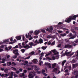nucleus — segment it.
Returning <instances> with one entry per match:
<instances>
[{
    "label": "nucleus",
    "mask_w": 78,
    "mask_h": 78,
    "mask_svg": "<svg viewBox=\"0 0 78 78\" xmlns=\"http://www.w3.org/2000/svg\"><path fill=\"white\" fill-rule=\"evenodd\" d=\"M27 69L28 70H32L31 69V68H28Z\"/></svg>",
    "instance_id": "864d4df0"
},
{
    "label": "nucleus",
    "mask_w": 78,
    "mask_h": 78,
    "mask_svg": "<svg viewBox=\"0 0 78 78\" xmlns=\"http://www.w3.org/2000/svg\"><path fill=\"white\" fill-rule=\"evenodd\" d=\"M17 51H18V50L17 49H15L13 51V53H16Z\"/></svg>",
    "instance_id": "5701e85b"
},
{
    "label": "nucleus",
    "mask_w": 78,
    "mask_h": 78,
    "mask_svg": "<svg viewBox=\"0 0 78 78\" xmlns=\"http://www.w3.org/2000/svg\"><path fill=\"white\" fill-rule=\"evenodd\" d=\"M13 75L14 76V77H17V76H17V74H14Z\"/></svg>",
    "instance_id": "13d9d810"
},
{
    "label": "nucleus",
    "mask_w": 78,
    "mask_h": 78,
    "mask_svg": "<svg viewBox=\"0 0 78 78\" xmlns=\"http://www.w3.org/2000/svg\"><path fill=\"white\" fill-rule=\"evenodd\" d=\"M28 64V62L27 61H24V63L23 64V66H26V64Z\"/></svg>",
    "instance_id": "4468645a"
},
{
    "label": "nucleus",
    "mask_w": 78,
    "mask_h": 78,
    "mask_svg": "<svg viewBox=\"0 0 78 78\" xmlns=\"http://www.w3.org/2000/svg\"><path fill=\"white\" fill-rule=\"evenodd\" d=\"M67 34L66 33L64 34H61L60 36H62V37H64V36H66Z\"/></svg>",
    "instance_id": "f3484780"
},
{
    "label": "nucleus",
    "mask_w": 78,
    "mask_h": 78,
    "mask_svg": "<svg viewBox=\"0 0 78 78\" xmlns=\"http://www.w3.org/2000/svg\"><path fill=\"white\" fill-rule=\"evenodd\" d=\"M41 32H42V33H46V32L45 31V30H43V29L41 30Z\"/></svg>",
    "instance_id": "a878e982"
},
{
    "label": "nucleus",
    "mask_w": 78,
    "mask_h": 78,
    "mask_svg": "<svg viewBox=\"0 0 78 78\" xmlns=\"http://www.w3.org/2000/svg\"><path fill=\"white\" fill-rule=\"evenodd\" d=\"M78 66V63H76L74 64L73 65V68H75Z\"/></svg>",
    "instance_id": "1a4fd4ad"
},
{
    "label": "nucleus",
    "mask_w": 78,
    "mask_h": 78,
    "mask_svg": "<svg viewBox=\"0 0 78 78\" xmlns=\"http://www.w3.org/2000/svg\"><path fill=\"white\" fill-rule=\"evenodd\" d=\"M23 47L24 48H31V47H29V45H26V46H23Z\"/></svg>",
    "instance_id": "ddd939ff"
},
{
    "label": "nucleus",
    "mask_w": 78,
    "mask_h": 78,
    "mask_svg": "<svg viewBox=\"0 0 78 78\" xmlns=\"http://www.w3.org/2000/svg\"><path fill=\"white\" fill-rule=\"evenodd\" d=\"M45 71L44 69H42V73H45Z\"/></svg>",
    "instance_id": "49530a36"
},
{
    "label": "nucleus",
    "mask_w": 78,
    "mask_h": 78,
    "mask_svg": "<svg viewBox=\"0 0 78 78\" xmlns=\"http://www.w3.org/2000/svg\"><path fill=\"white\" fill-rule=\"evenodd\" d=\"M17 56L15 55L13 56V58L14 59H16V58H17Z\"/></svg>",
    "instance_id": "de8ad7c7"
},
{
    "label": "nucleus",
    "mask_w": 78,
    "mask_h": 78,
    "mask_svg": "<svg viewBox=\"0 0 78 78\" xmlns=\"http://www.w3.org/2000/svg\"><path fill=\"white\" fill-rule=\"evenodd\" d=\"M3 66H6V64L5 63L4 64H2Z\"/></svg>",
    "instance_id": "338daca9"
},
{
    "label": "nucleus",
    "mask_w": 78,
    "mask_h": 78,
    "mask_svg": "<svg viewBox=\"0 0 78 78\" xmlns=\"http://www.w3.org/2000/svg\"><path fill=\"white\" fill-rule=\"evenodd\" d=\"M34 62L35 64H36L37 62H38V61H37V59H34Z\"/></svg>",
    "instance_id": "6ab92c4d"
},
{
    "label": "nucleus",
    "mask_w": 78,
    "mask_h": 78,
    "mask_svg": "<svg viewBox=\"0 0 78 78\" xmlns=\"http://www.w3.org/2000/svg\"><path fill=\"white\" fill-rule=\"evenodd\" d=\"M47 48V47H45L44 46H43V47H41V49L43 50H45V49H46Z\"/></svg>",
    "instance_id": "412c9836"
},
{
    "label": "nucleus",
    "mask_w": 78,
    "mask_h": 78,
    "mask_svg": "<svg viewBox=\"0 0 78 78\" xmlns=\"http://www.w3.org/2000/svg\"><path fill=\"white\" fill-rule=\"evenodd\" d=\"M15 55H19V52H16L15 53Z\"/></svg>",
    "instance_id": "5fc2aeb1"
},
{
    "label": "nucleus",
    "mask_w": 78,
    "mask_h": 78,
    "mask_svg": "<svg viewBox=\"0 0 78 78\" xmlns=\"http://www.w3.org/2000/svg\"><path fill=\"white\" fill-rule=\"evenodd\" d=\"M5 50H9V49H8V47H6L5 48Z\"/></svg>",
    "instance_id": "bf43d9fd"
},
{
    "label": "nucleus",
    "mask_w": 78,
    "mask_h": 78,
    "mask_svg": "<svg viewBox=\"0 0 78 78\" xmlns=\"http://www.w3.org/2000/svg\"><path fill=\"white\" fill-rule=\"evenodd\" d=\"M69 37H71L69 38V39H74L75 38V37L73 36V34L72 33H70Z\"/></svg>",
    "instance_id": "0eeeda50"
},
{
    "label": "nucleus",
    "mask_w": 78,
    "mask_h": 78,
    "mask_svg": "<svg viewBox=\"0 0 78 78\" xmlns=\"http://www.w3.org/2000/svg\"><path fill=\"white\" fill-rule=\"evenodd\" d=\"M61 45H62V44L61 43L59 44L57 46V47H58V48H60V47H61Z\"/></svg>",
    "instance_id": "393cba45"
},
{
    "label": "nucleus",
    "mask_w": 78,
    "mask_h": 78,
    "mask_svg": "<svg viewBox=\"0 0 78 78\" xmlns=\"http://www.w3.org/2000/svg\"><path fill=\"white\" fill-rule=\"evenodd\" d=\"M51 36L50 35H48L47 36V38H49V39H50V38H51Z\"/></svg>",
    "instance_id": "a19ab883"
},
{
    "label": "nucleus",
    "mask_w": 78,
    "mask_h": 78,
    "mask_svg": "<svg viewBox=\"0 0 78 78\" xmlns=\"http://www.w3.org/2000/svg\"><path fill=\"white\" fill-rule=\"evenodd\" d=\"M74 42H75V43H78V39H76L75 41Z\"/></svg>",
    "instance_id": "ea45409f"
},
{
    "label": "nucleus",
    "mask_w": 78,
    "mask_h": 78,
    "mask_svg": "<svg viewBox=\"0 0 78 78\" xmlns=\"http://www.w3.org/2000/svg\"><path fill=\"white\" fill-rule=\"evenodd\" d=\"M16 38L18 41H20V40L21 38V36H20L16 37Z\"/></svg>",
    "instance_id": "6e6552de"
},
{
    "label": "nucleus",
    "mask_w": 78,
    "mask_h": 78,
    "mask_svg": "<svg viewBox=\"0 0 78 78\" xmlns=\"http://www.w3.org/2000/svg\"><path fill=\"white\" fill-rule=\"evenodd\" d=\"M8 48H9V50H11V48H12V46H9L8 47Z\"/></svg>",
    "instance_id": "2f4dec72"
},
{
    "label": "nucleus",
    "mask_w": 78,
    "mask_h": 78,
    "mask_svg": "<svg viewBox=\"0 0 78 78\" xmlns=\"http://www.w3.org/2000/svg\"><path fill=\"white\" fill-rule=\"evenodd\" d=\"M65 41L66 42H69V40L68 39H66L65 40Z\"/></svg>",
    "instance_id": "6e6d98bb"
},
{
    "label": "nucleus",
    "mask_w": 78,
    "mask_h": 78,
    "mask_svg": "<svg viewBox=\"0 0 78 78\" xmlns=\"http://www.w3.org/2000/svg\"><path fill=\"white\" fill-rule=\"evenodd\" d=\"M35 70H37V71H38V70H39V68L37 67V66H35Z\"/></svg>",
    "instance_id": "9b49d317"
},
{
    "label": "nucleus",
    "mask_w": 78,
    "mask_h": 78,
    "mask_svg": "<svg viewBox=\"0 0 78 78\" xmlns=\"http://www.w3.org/2000/svg\"><path fill=\"white\" fill-rule=\"evenodd\" d=\"M41 72H41V71H37V73L38 74H41Z\"/></svg>",
    "instance_id": "c756f323"
},
{
    "label": "nucleus",
    "mask_w": 78,
    "mask_h": 78,
    "mask_svg": "<svg viewBox=\"0 0 78 78\" xmlns=\"http://www.w3.org/2000/svg\"><path fill=\"white\" fill-rule=\"evenodd\" d=\"M50 53H48V54H46V55H45V56H48L49 55H50Z\"/></svg>",
    "instance_id": "680f3d73"
},
{
    "label": "nucleus",
    "mask_w": 78,
    "mask_h": 78,
    "mask_svg": "<svg viewBox=\"0 0 78 78\" xmlns=\"http://www.w3.org/2000/svg\"><path fill=\"white\" fill-rule=\"evenodd\" d=\"M25 76V73H23L22 74V75H20V76Z\"/></svg>",
    "instance_id": "bb28decb"
},
{
    "label": "nucleus",
    "mask_w": 78,
    "mask_h": 78,
    "mask_svg": "<svg viewBox=\"0 0 78 78\" xmlns=\"http://www.w3.org/2000/svg\"><path fill=\"white\" fill-rule=\"evenodd\" d=\"M29 44L30 45V46H33L34 45V43L33 42H30L29 43Z\"/></svg>",
    "instance_id": "b1692460"
},
{
    "label": "nucleus",
    "mask_w": 78,
    "mask_h": 78,
    "mask_svg": "<svg viewBox=\"0 0 78 78\" xmlns=\"http://www.w3.org/2000/svg\"><path fill=\"white\" fill-rule=\"evenodd\" d=\"M21 51H22V53H24L25 52V49H21Z\"/></svg>",
    "instance_id": "c9c22d12"
},
{
    "label": "nucleus",
    "mask_w": 78,
    "mask_h": 78,
    "mask_svg": "<svg viewBox=\"0 0 78 78\" xmlns=\"http://www.w3.org/2000/svg\"><path fill=\"white\" fill-rule=\"evenodd\" d=\"M56 66V63H55L53 64H52V69H54L55 67Z\"/></svg>",
    "instance_id": "9d476101"
},
{
    "label": "nucleus",
    "mask_w": 78,
    "mask_h": 78,
    "mask_svg": "<svg viewBox=\"0 0 78 78\" xmlns=\"http://www.w3.org/2000/svg\"><path fill=\"white\" fill-rule=\"evenodd\" d=\"M57 71H58V69L57 68H55L53 69L52 72H56Z\"/></svg>",
    "instance_id": "f8f14e48"
},
{
    "label": "nucleus",
    "mask_w": 78,
    "mask_h": 78,
    "mask_svg": "<svg viewBox=\"0 0 78 78\" xmlns=\"http://www.w3.org/2000/svg\"><path fill=\"white\" fill-rule=\"evenodd\" d=\"M22 37H23V40L24 41H25V36L24 35H23L22 36Z\"/></svg>",
    "instance_id": "cd10ccee"
},
{
    "label": "nucleus",
    "mask_w": 78,
    "mask_h": 78,
    "mask_svg": "<svg viewBox=\"0 0 78 78\" xmlns=\"http://www.w3.org/2000/svg\"><path fill=\"white\" fill-rule=\"evenodd\" d=\"M75 30H78V27H76L75 28Z\"/></svg>",
    "instance_id": "774afa93"
},
{
    "label": "nucleus",
    "mask_w": 78,
    "mask_h": 78,
    "mask_svg": "<svg viewBox=\"0 0 78 78\" xmlns=\"http://www.w3.org/2000/svg\"><path fill=\"white\" fill-rule=\"evenodd\" d=\"M24 72L25 73H27V71L26 70H24Z\"/></svg>",
    "instance_id": "052dcab7"
},
{
    "label": "nucleus",
    "mask_w": 78,
    "mask_h": 78,
    "mask_svg": "<svg viewBox=\"0 0 78 78\" xmlns=\"http://www.w3.org/2000/svg\"><path fill=\"white\" fill-rule=\"evenodd\" d=\"M73 45L74 46H76V44L75 43V42H74L73 43Z\"/></svg>",
    "instance_id": "3c124183"
},
{
    "label": "nucleus",
    "mask_w": 78,
    "mask_h": 78,
    "mask_svg": "<svg viewBox=\"0 0 78 78\" xmlns=\"http://www.w3.org/2000/svg\"><path fill=\"white\" fill-rule=\"evenodd\" d=\"M13 65H14V66H16V64L14 62H12V63Z\"/></svg>",
    "instance_id": "a18cd8bd"
},
{
    "label": "nucleus",
    "mask_w": 78,
    "mask_h": 78,
    "mask_svg": "<svg viewBox=\"0 0 78 78\" xmlns=\"http://www.w3.org/2000/svg\"><path fill=\"white\" fill-rule=\"evenodd\" d=\"M46 30L47 31L50 32V33H52V30H53V27L52 26H50L49 27V29L48 28L46 29Z\"/></svg>",
    "instance_id": "7ed1b4c3"
},
{
    "label": "nucleus",
    "mask_w": 78,
    "mask_h": 78,
    "mask_svg": "<svg viewBox=\"0 0 78 78\" xmlns=\"http://www.w3.org/2000/svg\"><path fill=\"white\" fill-rule=\"evenodd\" d=\"M39 33H40V30H36L35 31V34L36 35H37V34Z\"/></svg>",
    "instance_id": "a211bd4d"
},
{
    "label": "nucleus",
    "mask_w": 78,
    "mask_h": 78,
    "mask_svg": "<svg viewBox=\"0 0 78 78\" xmlns=\"http://www.w3.org/2000/svg\"><path fill=\"white\" fill-rule=\"evenodd\" d=\"M17 42V40L16 39H14L13 40V43H15V42Z\"/></svg>",
    "instance_id": "09e8293b"
},
{
    "label": "nucleus",
    "mask_w": 78,
    "mask_h": 78,
    "mask_svg": "<svg viewBox=\"0 0 78 78\" xmlns=\"http://www.w3.org/2000/svg\"><path fill=\"white\" fill-rule=\"evenodd\" d=\"M35 53V52H34V51H33L31 52V53H29V55H34Z\"/></svg>",
    "instance_id": "4be33fe9"
},
{
    "label": "nucleus",
    "mask_w": 78,
    "mask_h": 78,
    "mask_svg": "<svg viewBox=\"0 0 78 78\" xmlns=\"http://www.w3.org/2000/svg\"><path fill=\"white\" fill-rule=\"evenodd\" d=\"M68 69H69V70H71V66H68Z\"/></svg>",
    "instance_id": "72a5a7b5"
},
{
    "label": "nucleus",
    "mask_w": 78,
    "mask_h": 78,
    "mask_svg": "<svg viewBox=\"0 0 78 78\" xmlns=\"http://www.w3.org/2000/svg\"><path fill=\"white\" fill-rule=\"evenodd\" d=\"M33 31H30L29 34H32V33H33Z\"/></svg>",
    "instance_id": "69168bd1"
},
{
    "label": "nucleus",
    "mask_w": 78,
    "mask_h": 78,
    "mask_svg": "<svg viewBox=\"0 0 78 78\" xmlns=\"http://www.w3.org/2000/svg\"><path fill=\"white\" fill-rule=\"evenodd\" d=\"M3 51V49H2L0 48V52H2Z\"/></svg>",
    "instance_id": "4d7b16f0"
},
{
    "label": "nucleus",
    "mask_w": 78,
    "mask_h": 78,
    "mask_svg": "<svg viewBox=\"0 0 78 78\" xmlns=\"http://www.w3.org/2000/svg\"><path fill=\"white\" fill-rule=\"evenodd\" d=\"M46 58L47 59H48L49 60H52V59H51V58L48 57H47Z\"/></svg>",
    "instance_id": "7c9ffc66"
},
{
    "label": "nucleus",
    "mask_w": 78,
    "mask_h": 78,
    "mask_svg": "<svg viewBox=\"0 0 78 78\" xmlns=\"http://www.w3.org/2000/svg\"><path fill=\"white\" fill-rule=\"evenodd\" d=\"M55 44V42L54 41V42H53L51 45H54Z\"/></svg>",
    "instance_id": "c85d7f7f"
},
{
    "label": "nucleus",
    "mask_w": 78,
    "mask_h": 78,
    "mask_svg": "<svg viewBox=\"0 0 78 78\" xmlns=\"http://www.w3.org/2000/svg\"><path fill=\"white\" fill-rule=\"evenodd\" d=\"M50 44H51V42H50V41H49L48 43V45H50Z\"/></svg>",
    "instance_id": "603ef678"
},
{
    "label": "nucleus",
    "mask_w": 78,
    "mask_h": 78,
    "mask_svg": "<svg viewBox=\"0 0 78 78\" xmlns=\"http://www.w3.org/2000/svg\"><path fill=\"white\" fill-rule=\"evenodd\" d=\"M67 51H68V50H66L65 52L62 55L63 56H66V55L67 56H70V53H71V52L69 51L68 52H67Z\"/></svg>",
    "instance_id": "f03ea898"
},
{
    "label": "nucleus",
    "mask_w": 78,
    "mask_h": 78,
    "mask_svg": "<svg viewBox=\"0 0 78 78\" xmlns=\"http://www.w3.org/2000/svg\"><path fill=\"white\" fill-rule=\"evenodd\" d=\"M8 71V69H6L4 70V72H6Z\"/></svg>",
    "instance_id": "e433bc0d"
},
{
    "label": "nucleus",
    "mask_w": 78,
    "mask_h": 78,
    "mask_svg": "<svg viewBox=\"0 0 78 78\" xmlns=\"http://www.w3.org/2000/svg\"><path fill=\"white\" fill-rule=\"evenodd\" d=\"M78 17V15H74L73 16H71L69 18H67L66 20L65 21L67 23H70L72 21V20H75L76 17Z\"/></svg>",
    "instance_id": "f257e3e1"
},
{
    "label": "nucleus",
    "mask_w": 78,
    "mask_h": 78,
    "mask_svg": "<svg viewBox=\"0 0 78 78\" xmlns=\"http://www.w3.org/2000/svg\"><path fill=\"white\" fill-rule=\"evenodd\" d=\"M72 46L71 45L69 44L66 45L65 46V48H72Z\"/></svg>",
    "instance_id": "20e7f679"
},
{
    "label": "nucleus",
    "mask_w": 78,
    "mask_h": 78,
    "mask_svg": "<svg viewBox=\"0 0 78 78\" xmlns=\"http://www.w3.org/2000/svg\"><path fill=\"white\" fill-rule=\"evenodd\" d=\"M2 61H6V60H5V58H2Z\"/></svg>",
    "instance_id": "0e129e2a"
},
{
    "label": "nucleus",
    "mask_w": 78,
    "mask_h": 78,
    "mask_svg": "<svg viewBox=\"0 0 78 78\" xmlns=\"http://www.w3.org/2000/svg\"><path fill=\"white\" fill-rule=\"evenodd\" d=\"M51 51L54 53H56V49H54L53 50H52Z\"/></svg>",
    "instance_id": "473e14b6"
},
{
    "label": "nucleus",
    "mask_w": 78,
    "mask_h": 78,
    "mask_svg": "<svg viewBox=\"0 0 78 78\" xmlns=\"http://www.w3.org/2000/svg\"><path fill=\"white\" fill-rule=\"evenodd\" d=\"M11 62H7V65L8 66H9V65L11 66Z\"/></svg>",
    "instance_id": "aec40b11"
},
{
    "label": "nucleus",
    "mask_w": 78,
    "mask_h": 78,
    "mask_svg": "<svg viewBox=\"0 0 78 78\" xmlns=\"http://www.w3.org/2000/svg\"><path fill=\"white\" fill-rule=\"evenodd\" d=\"M18 48V45H16L15 47H14V48Z\"/></svg>",
    "instance_id": "8fccbe9b"
},
{
    "label": "nucleus",
    "mask_w": 78,
    "mask_h": 78,
    "mask_svg": "<svg viewBox=\"0 0 78 78\" xmlns=\"http://www.w3.org/2000/svg\"><path fill=\"white\" fill-rule=\"evenodd\" d=\"M66 62V60H65L62 61V66H64V64Z\"/></svg>",
    "instance_id": "2eb2a0df"
},
{
    "label": "nucleus",
    "mask_w": 78,
    "mask_h": 78,
    "mask_svg": "<svg viewBox=\"0 0 78 78\" xmlns=\"http://www.w3.org/2000/svg\"><path fill=\"white\" fill-rule=\"evenodd\" d=\"M78 73H77L76 74V75L75 77L76 78H78Z\"/></svg>",
    "instance_id": "37998d69"
},
{
    "label": "nucleus",
    "mask_w": 78,
    "mask_h": 78,
    "mask_svg": "<svg viewBox=\"0 0 78 78\" xmlns=\"http://www.w3.org/2000/svg\"><path fill=\"white\" fill-rule=\"evenodd\" d=\"M44 53L43 52H42L41 54V57H42V56H44Z\"/></svg>",
    "instance_id": "f704fd0d"
},
{
    "label": "nucleus",
    "mask_w": 78,
    "mask_h": 78,
    "mask_svg": "<svg viewBox=\"0 0 78 78\" xmlns=\"http://www.w3.org/2000/svg\"><path fill=\"white\" fill-rule=\"evenodd\" d=\"M10 74V76H9L8 78H12V76H13V74L14 73V72H10L9 73Z\"/></svg>",
    "instance_id": "423d86ee"
},
{
    "label": "nucleus",
    "mask_w": 78,
    "mask_h": 78,
    "mask_svg": "<svg viewBox=\"0 0 78 78\" xmlns=\"http://www.w3.org/2000/svg\"><path fill=\"white\" fill-rule=\"evenodd\" d=\"M45 65L46 66H48V69H50L51 67V64L50 63L46 62L45 63Z\"/></svg>",
    "instance_id": "39448f33"
},
{
    "label": "nucleus",
    "mask_w": 78,
    "mask_h": 78,
    "mask_svg": "<svg viewBox=\"0 0 78 78\" xmlns=\"http://www.w3.org/2000/svg\"><path fill=\"white\" fill-rule=\"evenodd\" d=\"M52 58L53 59V60H55V59H56V58H55V57L54 56L52 57Z\"/></svg>",
    "instance_id": "c03bdc74"
},
{
    "label": "nucleus",
    "mask_w": 78,
    "mask_h": 78,
    "mask_svg": "<svg viewBox=\"0 0 78 78\" xmlns=\"http://www.w3.org/2000/svg\"><path fill=\"white\" fill-rule=\"evenodd\" d=\"M39 41L40 44H42L43 43V40L41 38H40L39 40Z\"/></svg>",
    "instance_id": "dca6fc26"
},
{
    "label": "nucleus",
    "mask_w": 78,
    "mask_h": 78,
    "mask_svg": "<svg viewBox=\"0 0 78 78\" xmlns=\"http://www.w3.org/2000/svg\"><path fill=\"white\" fill-rule=\"evenodd\" d=\"M16 73H17V74H19V73H20V71H17L16 72Z\"/></svg>",
    "instance_id": "e2e57ef3"
},
{
    "label": "nucleus",
    "mask_w": 78,
    "mask_h": 78,
    "mask_svg": "<svg viewBox=\"0 0 78 78\" xmlns=\"http://www.w3.org/2000/svg\"><path fill=\"white\" fill-rule=\"evenodd\" d=\"M31 36V34L28 33V37H30Z\"/></svg>",
    "instance_id": "4c0bfd02"
},
{
    "label": "nucleus",
    "mask_w": 78,
    "mask_h": 78,
    "mask_svg": "<svg viewBox=\"0 0 78 78\" xmlns=\"http://www.w3.org/2000/svg\"><path fill=\"white\" fill-rule=\"evenodd\" d=\"M5 45H2L0 46V48H4Z\"/></svg>",
    "instance_id": "79ce46f5"
},
{
    "label": "nucleus",
    "mask_w": 78,
    "mask_h": 78,
    "mask_svg": "<svg viewBox=\"0 0 78 78\" xmlns=\"http://www.w3.org/2000/svg\"><path fill=\"white\" fill-rule=\"evenodd\" d=\"M30 56H28L27 57H26V58H25V59H30Z\"/></svg>",
    "instance_id": "58836bf2"
}]
</instances>
